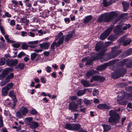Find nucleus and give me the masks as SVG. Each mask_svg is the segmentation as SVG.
Returning a JSON list of instances; mask_svg holds the SVG:
<instances>
[{"mask_svg":"<svg viewBox=\"0 0 132 132\" xmlns=\"http://www.w3.org/2000/svg\"><path fill=\"white\" fill-rule=\"evenodd\" d=\"M105 79V78L104 77H102L101 76H99L98 81L102 82L104 81Z\"/></svg>","mask_w":132,"mask_h":132,"instance_id":"obj_46","label":"nucleus"},{"mask_svg":"<svg viewBox=\"0 0 132 132\" xmlns=\"http://www.w3.org/2000/svg\"><path fill=\"white\" fill-rule=\"evenodd\" d=\"M23 116L21 111H18L16 113V116L18 119L22 118Z\"/></svg>","mask_w":132,"mask_h":132,"instance_id":"obj_32","label":"nucleus"},{"mask_svg":"<svg viewBox=\"0 0 132 132\" xmlns=\"http://www.w3.org/2000/svg\"><path fill=\"white\" fill-rule=\"evenodd\" d=\"M12 45L14 48H18L20 46V45L19 43H14L12 44Z\"/></svg>","mask_w":132,"mask_h":132,"instance_id":"obj_48","label":"nucleus"},{"mask_svg":"<svg viewBox=\"0 0 132 132\" xmlns=\"http://www.w3.org/2000/svg\"><path fill=\"white\" fill-rule=\"evenodd\" d=\"M20 111L23 116L25 115L28 111L27 108L23 106L20 108Z\"/></svg>","mask_w":132,"mask_h":132,"instance_id":"obj_27","label":"nucleus"},{"mask_svg":"<svg viewBox=\"0 0 132 132\" xmlns=\"http://www.w3.org/2000/svg\"><path fill=\"white\" fill-rule=\"evenodd\" d=\"M45 68L47 72L50 73L51 72V68L50 67L47 66Z\"/></svg>","mask_w":132,"mask_h":132,"instance_id":"obj_53","label":"nucleus"},{"mask_svg":"<svg viewBox=\"0 0 132 132\" xmlns=\"http://www.w3.org/2000/svg\"><path fill=\"white\" fill-rule=\"evenodd\" d=\"M128 35H126L121 37L118 40V42L122 44L124 46H127L130 44L132 42L131 39L128 37Z\"/></svg>","mask_w":132,"mask_h":132,"instance_id":"obj_4","label":"nucleus"},{"mask_svg":"<svg viewBox=\"0 0 132 132\" xmlns=\"http://www.w3.org/2000/svg\"><path fill=\"white\" fill-rule=\"evenodd\" d=\"M97 107L100 109H106L107 110L110 109L111 108V107L110 106L108 105L105 103L100 104L97 106Z\"/></svg>","mask_w":132,"mask_h":132,"instance_id":"obj_14","label":"nucleus"},{"mask_svg":"<svg viewBox=\"0 0 132 132\" xmlns=\"http://www.w3.org/2000/svg\"><path fill=\"white\" fill-rule=\"evenodd\" d=\"M78 108V105L74 102H72L69 104V109L71 110H74Z\"/></svg>","mask_w":132,"mask_h":132,"instance_id":"obj_15","label":"nucleus"},{"mask_svg":"<svg viewBox=\"0 0 132 132\" xmlns=\"http://www.w3.org/2000/svg\"><path fill=\"white\" fill-rule=\"evenodd\" d=\"M32 120V118L31 117H28L25 118V121L27 123L30 124V123H31V121Z\"/></svg>","mask_w":132,"mask_h":132,"instance_id":"obj_37","label":"nucleus"},{"mask_svg":"<svg viewBox=\"0 0 132 132\" xmlns=\"http://www.w3.org/2000/svg\"><path fill=\"white\" fill-rule=\"evenodd\" d=\"M10 24L11 26H14L15 24L14 20H11L10 22Z\"/></svg>","mask_w":132,"mask_h":132,"instance_id":"obj_57","label":"nucleus"},{"mask_svg":"<svg viewBox=\"0 0 132 132\" xmlns=\"http://www.w3.org/2000/svg\"><path fill=\"white\" fill-rule=\"evenodd\" d=\"M125 93L126 92L122 90L119 92V95L118 96V98L117 99L118 103L119 104L122 105H125L127 103V101L123 100V99L125 97Z\"/></svg>","mask_w":132,"mask_h":132,"instance_id":"obj_5","label":"nucleus"},{"mask_svg":"<svg viewBox=\"0 0 132 132\" xmlns=\"http://www.w3.org/2000/svg\"><path fill=\"white\" fill-rule=\"evenodd\" d=\"M121 26L122 27V29L124 30H126L127 28H129L131 27V25L129 24H124Z\"/></svg>","mask_w":132,"mask_h":132,"instance_id":"obj_36","label":"nucleus"},{"mask_svg":"<svg viewBox=\"0 0 132 132\" xmlns=\"http://www.w3.org/2000/svg\"><path fill=\"white\" fill-rule=\"evenodd\" d=\"M109 65V63H107L100 65L96 69L99 71L102 70L106 69Z\"/></svg>","mask_w":132,"mask_h":132,"instance_id":"obj_19","label":"nucleus"},{"mask_svg":"<svg viewBox=\"0 0 132 132\" xmlns=\"http://www.w3.org/2000/svg\"><path fill=\"white\" fill-rule=\"evenodd\" d=\"M122 4L123 7V11H126L129 8V3L126 1H123L122 2Z\"/></svg>","mask_w":132,"mask_h":132,"instance_id":"obj_25","label":"nucleus"},{"mask_svg":"<svg viewBox=\"0 0 132 132\" xmlns=\"http://www.w3.org/2000/svg\"><path fill=\"white\" fill-rule=\"evenodd\" d=\"M132 54V48H130L126 51L124 53V56H127Z\"/></svg>","mask_w":132,"mask_h":132,"instance_id":"obj_31","label":"nucleus"},{"mask_svg":"<svg viewBox=\"0 0 132 132\" xmlns=\"http://www.w3.org/2000/svg\"><path fill=\"white\" fill-rule=\"evenodd\" d=\"M77 98V97L76 96H71L70 97V99L71 100H76Z\"/></svg>","mask_w":132,"mask_h":132,"instance_id":"obj_56","label":"nucleus"},{"mask_svg":"<svg viewBox=\"0 0 132 132\" xmlns=\"http://www.w3.org/2000/svg\"><path fill=\"white\" fill-rule=\"evenodd\" d=\"M38 40L30 41L28 42V44H30L29 45V47L32 48H35L37 46L36 45L38 43Z\"/></svg>","mask_w":132,"mask_h":132,"instance_id":"obj_18","label":"nucleus"},{"mask_svg":"<svg viewBox=\"0 0 132 132\" xmlns=\"http://www.w3.org/2000/svg\"><path fill=\"white\" fill-rule=\"evenodd\" d=\"M30 113L32 114H35L37 113V111L35 109H33L30 111Z\"/></svg>","mask_w":132,"mask_h":132,"instance_id":"obj_52","label":"nucleus"},{"mask_svg":"<svg viewBox=\"0 0 132 132\" xmlns=\"http://www.w3.org/2000/svg\"><path fill=\"white\" fill-rule=\"evenodd\" d=\"M120 108H119L117 110H111L109 111V115L110 117L108 120L109 123H111L113 125V124H117L119 122L120 116L117 112L120 111Z\"/></svg>","mask_w":132,"mask_h":132,"instance_id":"obj_1","label":"nucleus"},{"mask_svg":"<svg viewBox=\"0 0 132 132\" xmlns=\"http://www.w3.org/2000/svg\"><path fill=\"white\" fill-rule=\"evenodd\" d=\"M29 125L30 128L33 129L36 128L38 126V123L35 121L31 122Z\"/></svg>","mask_w":132,"mask_h":132,"instance_id":"obj_24","label":"nucleus"},{"mask_svg":"<svg viewBox=\"0 0 132 132\" xmlns=\"http://www.w3.org/2000/svg\"><path fill=\"white\" fill-rule=\"evenodd\" d=\"M83 102L84 104L87 105H89L91 104V102L87 98L84 99L83 100Z\"/></svg>","mask_w":132,"mask_h":132,"instance_id":"obj_38","label":"nucleus"},{"mask_svg":"<svg viewBox=\"0 0 132 132\" xmlns=\"http://www.w3.org/2000/svg\"><path fill=\"white\" fill-rule=\"evenodd\" d=\"M122 66L126 64V67L128 68H132V59H123L121 61Z\"/></svg>","mask_w":132,"mask_h":132,"instance_id":"obj_11","label":"nucleus"},{"mask_svg":"<svg viewBox=\"0 0 132 132\" xmlns=\"http://www.w3.org/2000/svg\"><path fill=\"white\" fill-rule=\"evenodd\" d=\"M50 52L48 51H45L44 52L43 54L44 55L46 56H47L49 55Z\"/></svg>","mask_w":132,"mask_h":132,"instance_id":"obj_63","label":"nucleus"},{"mask_svg":"<svg viewBox=\"0 0 132 132\" xmlns=\"http://www.w3.org/2000/svg\"><path fill=\"white\" fill-rule=\"evenodd\" d=\"M3 126V123L2 119L1 116H0V127Z\"/></svg>","mask_w":132,"mask_h":132,"instance_id":"obj_61","label":"nucleus"},{"mask_svg":"<svg viewBox=\"0 0 132 132\" xmlns=\"http://www.w3.org/2000/svg\"><path fill=\"white\" fill-rule=\"evenodd\" d=\"M27 32L24 31H22L21 32V35L22 36H26L27 35Z\"/></svg>","mask_w":132,"mask_h":132,"instance_id":"obj_64","label":"nucleus"},{"mask_svg":"<svg viewBox=\"0 0 132 132\" xmlns=\"http://www.w3.org/2000/svg\"><path fill=\"white\" fill-rule=\"evenodd\" d=\"M9 90L5 86L2 89V94L3 96L6 95L8 93V92Z\"/></svg>","mask_w":132,"mask_h":132,"instance_id":"obj_30","label":"nucleus"},{"mask_svg":"<svg viewBox=\"0 0 132 132\" xmlns=\"http://www.w3.org/2000/svg\"><path fill=\"white\" fill-rule=\"evenodd\" d=\"M82 99L80 98L78 99L77 101V105H81L82 103Z\"/></svg>","mask_w":132,"mask_h":132,"instance_id":"obj_55","label":"nucleus"},{"mask_svg":"<svg viewBox=\"0 0 132 132\" xmlns=\"http://www.w3.org/2000/svg\"><path fill=\"white\" fill-rule=\"evenodd\" d=\"M28 34L29 36H30L32 37H34L35 36L34 33L32 32H28Z\"/></svg>","mask_w":132,"mask_h":132,"instance_id":"obj_58","label":"nucleus"},{"mask_svg":"<svg viewBox=\"0 0 132 132\" xmlns=\"http://www.w3.org/2000/svg\"><path fill=\"white\" fill-rule=\"evenodd\" d=\"M87 89H85L78 91L77 93V94L78 96H80L84 94L87 91Z\"/></svg>","mask_w":132,"mask_h":132,"instance_id":"obj_28","label":"nucleus"},{"mask_svg":"<svg viewBox=\"0 0 132 132\" xmlns=\"http://www.w3.org/2000/svg\"><path fill=\"white\" fill-rule=\"evenodd\" d=\"M122 27L121 25L117 26L114 29V32L118 36L122 35L124 33V31L122 30Z\"/></svg>","mask_w":132,"mask_h":132,"instance_id":"obj_9","label":"nucleus"},{"mask_svg":"<svg viewBox=\"0 0 132 132\" xmlns=\"http://www.w3.org/2000/svg\"><path fill=\"white\" fill-rule=\"evenodd\" d=\"M122 73L121 70L120 69H117L116 71L112 72L111 74V77L114 79L120 77Z\"/></svg>","mask_w":132,"mask_h":132,"instance_id":"obj_12","label":"nucleus"},{"mask_svg":"<svg viewBox=\"0 0 132 132\" xmlns=\"http://www.w3.org/2000/svg\"><path fill=\"white\" fill-rule=\"evenodd\" d=\"M11 15L10 14L7 12H6L5 13V15H3V17L4 18H5L6 17L7 18H10L11 17Z\"/></svg>","mask_w":132,"mask_h":132,"instance_id":"obj_43","label":"nucleus"},{"mask_svg":"<svg viewBox=\"0 0 132 132\" xmlns=\"http://www.w3.org/2000/svg\"><path fill=\"white\" fill-rule=\"evenodd\" d=\"M81 84L85 87L92 86L93 85H90L89 82L86 80H82L81 81Z\"/></svg>","mask_w":132,"mask_h":132,"instance_id":"obj_22","label":"nucleus"},{"mask_svg":"<svg viewBox=\"0 0 132 132\" xmlns=\"http://www.w3.org/2000/svg\"><path fill=\"white\" fill-rule=\"evenodd\" d=\"M18 62V60L16 59H15L14 60L6 59V64L9 66L15 65L17 64Z\"/></svg>","mask_w":132,"mask_h":132,"instance_id":"obj_13","label":"nucleus"},{"mask_svg":"<svg viewBox=\"0 0 132 132\" xmlns=\"http://www.w3.org/2000/svg\"><path fill=\"white\" fill-rule=\"evenodd\" d=\"M14 77L13 73H11L7 76V77L10 79Z\"/></svg>","mask_w":132,"mask_h":132,"instance_id":"obj_62","label":"nucleus"},{"mask_svg":"<svg viewBox=\"0 0 132 132\" xmlns=\"http://www.w3.org/2000/svg\"><path fill=\"white\" fill-rule=\"evenodd\" d=\"M111 43L109 42L105 43L104 46L102 44L97 43L95 46V49L97 51H100V52L97 55V57L100 58L103 56L104 53L106 50L105 48L108 46Z\"/></svg>","mask_w":132,"mask_h":132,"instance_id":"obj_2","label":"nucleus"},{"mask_svg":"<svg viewBox=\"0 0 132 132\" xmlns=\"http://www.w3.org/2000/svg\"><path fill=\"white\" fill-rule=\"evenodd\" d=\"M116 13L114 12H112L109 13H105L102 14L99 16L98 20L100 22L102 21L109 22L113 17L116 16Z\"/></svg>","mask_w":132,"mask_h":132,"instance_id":"obj_3","label":"nucleus"},{"mask_svg":"<svg viewBox=\"0 0 132 132\" xmlns=\"http://www.w3.org/2000/svg\"><path fill=\"white\" fill-rule=\"evenodd\" d=\"M93 61V60L91 59L87 61V62L86 63V65H89Z\"/></svg>","mask_w":132,"mask_h":132,"instance_id":"obj_59","label":"nucleus"},{"mask_svg":"<svg viewBox=\"0 0 132 132\" xmlns=\"http://www.w3.org/2000/svg\"><path fill=\"white\" fill-rule=\"evenodd\" d=\"M65 128L70 130H73V124H66L65 125Z\"/></svg>","mask_w":132,"mask_h":132,"instance_id":"obj_34","label":"nucleus"},{"mask_svg":"<svg viewBox=\"0 0 132 132\" xmlns=\"http://www.w3.org/2000/svg\"><path fill=\"white\" fill-rule=\"evenodd\" d=\"M26 55V54L23 52H20L18 55V57L21 58L22 56H25Z\"/></svg>","mask_w":132,"mask_h":132,"instance_id":"obj_44","label":"nucleus"},{"mask_svg":"<svg viewBox=\"0 0 132 132\" xmlns=\"http://www.w3.org/2000/svg\"><path fill=\"white\" fill-rule=\"evenodd\" d=\"M56 44L55 42H54L51 46V49L53 51L55 49V46L56 45Z\"/></svg>","mask_w":132,"mask_h":132,"instance_id":"obj_47","label":"nucleus"},{"mask_svg":"<svg viewBox=\"0 0 132 132\" xmlns=\"http://www.w3.org/2000/svg\"><path fill=\"white\" fill-rule=\"evenodd\" d=\"M112 52L110 55H108L110 59H111L117 56L121 52V51L116 49L115 47H113L112 48Z\"/></svg>","mask_w":132,"mask_h":132,"instance_id":"obj_8","label":"nucleus"},{"mask_svg":"<svg viewBox=\"0 0 132 132\" xmlns=\"http://www.w3.org/2000/svg\"><path fill=\"white\" fill-rule=\"evenodd\" d=\"M73 130H78L80 128V126L79 124H73Z\"/></svg>","mask_w":132,"mask_h":132,"instance_id":"obj_35","label":"nucleus"},{"mask_svg":"<svg viewBox=\"0 0 132 132\" xmlns=\"http://www.w3.org/2000/svg\"><path fill=\"white\" fill-rule=\"evenodd\" d=\"M73 33L74 32L73 31H70L69 33L66 36L65 41L68 42L69 40L72 37Z\"/></svg>","mask_w":132,"mask_h":132,"instance_id":"obj_26","label":"nucleus"},{"mask_svg":"<svg viewBox=\"0 0 132 132\" xmlns=\"http://www.w3.org/2000/svg\"><path fill=\"white\" fill-rule=\"evenodd\" d=\"M108 38L111 41H113L115 39V37L114 35H112L109 36Z\"/></svg>","mask_w":132,"mask_h":132,"instance_id":"obj_49","label":"nucleus"},{"mask_svg":"<svg viewBox=\"0 0 132 132\" xmlns=\"http://www.w3.org/2000/svg\"><path fill=\"white\" fill-rule=\"evenodd\" d=\"M37 54L35 53H32L31 55V60H34L36 57L37 55Z\"/></svg>","mask_w":132,"mask_h":132,"instance_id":"obj_39","label":"nucleus"},{"mask_svg":"<svg viewBox=\"0 0 132 132\" xmlns=\"http://www.w3.org/2000/svg\"><path fill=\"white\" fill-rule=\"evenodd\" d=\"M0 30L3 34L4 35L5 34L4 29L3 27L1 25H0Z\"/></svg>","mask_w":132,"mask_h":132,"instance_id":"obj_60","label":"nucleus"},{"mask_svg":"<svg viewBox=\"0 0 132 132\" xmlns=\"http://www.w3.org/2000/svg\"><path fill=\"white\" fill-rule=\"evenodd\" d=\"M24 66V64L23 63H19L17 66L18 68L20 69H23Z\"/></svg>","mask_w":132,"mask_h":132,"instance_id":"obj_45","label":"nucleus"},{"mask_svg":"<svg viewBox=\"0 0 132 132\" xmlns=\"http://www.w3.org/2000/svg\"><path fill=\"white\" fill-rule=\"evenodd\" d=\"M9 95L13 99V104H12L11 103H8L7 104L10 105L12 109H13L16 105V99L13 91H10L9 92Z\"/></svg>","mask_w":132,"mask_h":132,"instance_id":"obj_7","label":"nucleus"},{"mask_svg":"<svg viewBox=\"0 0 132 132\" xmlns=\"http://www.w3.org/2000/svg\"><path fill=\"white\" fill-rule=\"evenodd\" d=\"M40 48L43 49H47L49 47L50 44L49 43H44L39 44Z\"/></svg>","mask_w":132,"mask_h":132,"instance_id":"obj_17","label":"nucleus"},{"mask_svg":"<svg viewBox=\"0 0 132 132\" xmlns=\"http://www.w3.org/2000/svg\"><path fill=\"white\" fill-rule=\"evenodd\" d=\"M99 76H94L92 77V79L96 81H98Z\"/></svg>","mask_w":132,"mask_h":132,"instance_id":"obj_54","label":"nucleus"},{"mask_svg":"<svg viewBox=\"0 0 132 132\" xmlns=\"http://www.w3.org/2000/svg\"><path fill=\"white\" fill-rule=\"evenodd\" d=\"M97 71L95 70H90L86 73V76L87 78H89L93 75L96 73Z\"/></svg>","mask_w":132,"mask_h":132,"instance_id":"obj_20","label":"nucleus"},{"mask_svg":"<svg viewBox=\"0 0 132 132\" xmlns=\"http://www.w3.org/2000/svg\"><path fill=\"white\" fill-rule=\"evenodd\" d=\"M9 69L8 68H6L4 70L0 75V79L2 80L5 78V76L9 73Z\"/></svg>","mask_w":132,"mask_h":132,"instance_id":"obj_16","label":"nucleus"},{"mask_svg":"<svg viewBox=\"0 0 132 132\" xmlns=\"http://www.w3.org/2000/svg\"><path fill=\"white\" fill-rule=\"evenodd\" d=\"M13 86V84L12 83H10L8 84L5 87H6L8 90H9L10 89L12 88Z\"/></svg>","mask_w":132,"mask_h":132,"instance_id":"obj_40","label":"nucleus"},{"mask_svg":"<svg viewBox=\"0 0 132 132\" xmlns=\"http://www.w3.org/2000/svg\"><path fill=\"white\" fill-rule=\"evenodd\" d=\"M113 27V26H111L103 33L102 34L100 37V39L101 40H104L110 34Z\"/></svg>","mask_w":132,"mask_h":132,"instance_id":"obj_6","label":"nucleus"},{"mask_svg":"<svg viewBox=\"0 0 132 132\" xmlns=\"http://www.w3.org/2000/svg\"><path fill=\"white\" fill-rule=\"evenodd\" d=\"M102 125L103 128V132H107L111 129V127L109 125L105 124H102Z\"/></svg>","mask_w":132,"mask_h":132,"instance_id":"obj_23","label":"nucleus"},{"mask_svg":"<svg viewBox=\"0 0 132 132\" xmlns=\"http://www.w3.org/2000/svg\"><path fill=\"white\" fill-rule=\"evenodd\" d=\"M98 91L97 90L94 89L93 92V94L94 96H96L98 94Z\"/></svg>","mask_w":132,"mask_h":132,"instance_id":"obj_51","label":"nucleus"},{"mask_svg":"<svg viewBox=\"0 0 132 132\" xmlns=\"http://www.w3.org/2000/svg\"><path fill=\"white\" fill-rule=\"evenodd\" d=\"M92 19V16L90 15L86 17L83 21V22L84 23H88Z\"/></svg>","mask_w":132,"mask_h":132,"instance_id":"obj_33","label":"nucleus"},{"mask_svg":"<svg viewBox=\"0 0 132 132\" xmlns=\"http://www.w3.org/2000/svg\"><path fill=\"white\" fill-rule=\"evenodd\" d=\"M119 86L120 88L125 87L127 86V84L126 83H120L119 84Z\"/></svg>","mask_w":132,"mask_h":132,"instance_id":"obj_41","label":"nucleus"},{"mask_svg":"<svg viewBox=\"0 0 132 132\" xmlns=\"http://www.w3.org/2000/svg\"><path fill=\"white\" fill-rule=\"evenodd\" d=\"M114 2V0H111L109 1H107L106 0H103V4L105 7H107Z\"/></svg>","mask_w":132,"mask_h":132,"instance_id":"obj_21","label":"nucleus"},{"mask_svg":"<svg viewBox=\"0 0 132 132\" xmlns=\"http://www.w3.org/2000/svg\"><path fill=\"white\" fill-rule=\"evenodd\" d=\"M6 59L2 58L0 61V65H2L4 64L6 62Z\"/></svg>","mask_w":132,"mask_h":132,"instance_id":"obj_42","label":"nucleus"},{"mask_svg":"<svg viewBox=\"0 0 132 132\" xmlns=\"http://www.w3.org/2000/svg\"><path fill=\"white\" fill-rule=\"evenodd\" d=\"M64 37V35H63V34L61 32H60L58 35L56 36L55 40H57L59 39L57 43L56 44V47L61 45L63 43Z\"/></svg>","mask_w":132,"mask_h":132,"instance_id":"obj_10","label":"nucleus"},{"mask_svg":"<svg viewBox=\"0 0 132 132\" xmlns=\"http://www.w3.org/2000/svg\"><path fill=\"white\" fill-rule=\"evenodd\" d=\"M29 47V46L25 44H23L21 46V47L23 49H26Z\"/></svg>","mask_w":132,"mask_h":132,"instance_id":"obj_50","label":"nucleus"},{"mask_svg":"<svg viewBox=\"0 0 132 132\" xmlns=\"http://www.w3.org/2000/svg\"><path fill=\"white\" fill-rule=\"evenodd\" d=\"M20 21L21 23H23L26 26L28 25L29 22V20L26 18H22L21 19Z\"/></svg>","mask_w":132,"mask_h":132,"instance_id":"obj_29","label":"nucleus"}]
</instances>
